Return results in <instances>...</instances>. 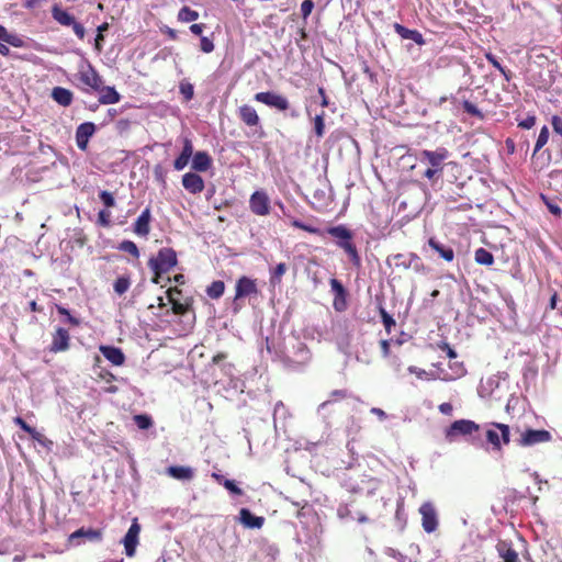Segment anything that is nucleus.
Wrapping results in <instances>:
<instances>
[{
  "mask_svg": "<svg viewBox=\"0 0 562 562\" xmlns=\"http://www.w3.org/2000/svg\"><path fill=\"white\" fill-rule=\"evenodd\" d=\"M451 156V153L446 147H437L434 150L424 149L420 153V162H427L430 168L443 173L445 171H460L461 165L456 161L446 160Z\"/></svg>",
  "mask_w": 562,
  "mask_h": 562,
  "instance_id": "1",
  "label": "nucleus"
},
{
  "mask_svg": "<svg viewBox=\"0 0 562 562\" xmlns=\"http://www.w3.org/2000/svg\"><path fill=\"white\" fill-rule=\"evenodd\" d=\"M480 431V425L470 419H459L453 422L446 430L445 438L448 442H454L459 438L464 437L467 440L474 442L479 437L474 434Z\"/></svg>",
  "mask_w": 562,
  "mask_h": 562,
  "instance_id": "2",
  "label": "nucleus"
},
{
  "mask_svg": "<svg viewBox=\"0 0 562 562\" xmlns=\"http://www.w3.org/2000/svg\"><path fill=\"white\" fill-rule=\"evenodd\" d=\"M258 288L256 281L249 277L243 276L240 277L235 284V296L231 304V312L233 315H236L243 308V299L257 295Z\"/></svg>",
  "mask_w": 562,
  "mask_h": 562,
  "instance_id": "3",
  "label": "nucleus"
},
{
  "mask_svg": "<svg viewBox=\"0 0 562 562\" xmlns=\"http://www.w3.org/2000/svg\"><path fill=\"white\" fill-rule=\"evenodd\" d=\"M310 359L311 353L306 345L302 341L294 340L292 351L283 355L282 362L285 368L299 371L310 361Z\"/></svg>",
  "mask_w": 562,
  "mask_h": 562,
  "instance_id": "4",
  "label": "nucleus"
},
{
  "mask_svg": "<svg viewBox=\"0 0 562 562\" xmlns=\"http://www.w3.org/2000/svg\"><path fill=\"white\" fill-rule=\"evenodd\" d=\"M178 263L177 252L173 248L162 247L157 255L148 260V267L153 272L167 273Z\"/></svg>",
  "mask_w": 562,
  "mask_h": 562,
  "instance_id": "5",
  "label": "nucleus"
},
{
  "mask_svg": "<svg viewBox=\"0 0 562 562\" xmlns=\"http://www.w3.org/2000/svg\"><path fill=\"white\" fill-rule=\"evenodd\" d=\"M254 99L257 101V102H260V103H263L266 104L267 106L269 108H272V109H277L279 111H290L289 112V115L292 117V119H295L300 115L299 111L296 109H291L290 108V102L289 100L279 94V93H276L273 91H262V92H258L255 94Z\"/></svg>",
  "mask_w": 562,
  "mask_h": 562,
  "instance_id": "6",
  "label": "nucleus"
},
{
  "mask_svg": "<svg viewBox=\"0 0 562 562\" xmlns=\"http://www.w3.org/2000/svg\"><path fill=\"white\" fill-rule=\"evenodd\" d=\"M552 439L550 431L546 429H526L520 432V436L515 439V442L519 447H532L538 443L548 442Z\"/></svg>",
  "mask_w": 562,
  "mask_h": 562,
  "instance_id": "7",
  "label": "nucleus"
},
{
  "mask_svg": "<svg viewBox=\"0 0 562 562\" xmlns=\"http://www.w3.org/2000/svg\"><path fill=\"white\" fill-rule=\"evenodd\" d=\"M102 540V531L100 529L81 527L69 535L68 542L70 546L77 547L87 541L100 542Z\"/></svg>",
  "mask_w": 562,
  "mask_h": 562,
  "instance_id": "8",
  "label": "nucleus"
},
{
  "mask_svg": "<svg viewBox=\"0 0 562 562\" xmlns=\"http://www.w3.org/2000/svg\"><path fill=\"white\" fill-rule=\"evenodd\" d=\"M270 198L265 190H256L249 198V210L258 216L270 213Z\"/></svg>",
  "mask_w": 562,
  "mask_h": 562,
  "instance_id": "9",
  "label": "nucleus"
},
{
  "mask_svg": "<svg viewBox=\"0 0 562 562\" xmlns=\"http://www.w3.org/2000/svg\"><path fill=\"white\" fill-rule=\"evenodd\" d=\"M422 515V526L427 533H431L438 528V514L431 502H425L419 507Z\"/></svg>",
  "mask_w": 562,
  "mask_h": 562,
  "instance_id": "10",
  "label": "nucleus"
},
{
  "mask_svg": "<svg viewBox=\"0 0 562 562\" xmlns=\"http://www.w3.org/2000/svg\"><path fill=\"white\" fill-rule=\"evenodd\" d=\"M389 265H394L396 268L409 269L414 268L415 271H419L422 263L420 259L416 254H395L387 258Z\"/></svg>",
  "mask_w": 562,
  "mask_h": 562,
  "instance_id": "11",
  "label": "nucleus"
},
{
  "mask_svg": "<svg viewBox=\"0 0 562 562\" xmlns=\"http://www.w3.org/2000/svg\"><path fill=\"white\" fill-rule=\"evenodd\" d=\"M330 291L334 294L333 306L335 311L342 312L347 308V290L336 278L329 280Z\"/></svg>",
  "mask_w": 562,
  "mask_h": 562,
  "instance_id": "12",
  "label": "nucleus"
},
{
  "mask_svg": "<svg viewBox=\"0 0 562 562\" xmlns=\"http://www.w3.org/2000/svg\"><path fill=\"white\" fill-rule=\"evenodd\" d=\"M139 532L140 525L138 524L137 518H135L123 538V544L127 557H133L135 554L136 547L138 544Z\"/></svg>",
  "mask_w": 562,
  "mask_h": 562,
  "instance_id": "13",
  "label": "nucleus"
},
{
  "mask_svg": "<svg viewBox=\"0 0 562 562\" xmlns=\"http://www.w3.org/2000/svg\"><path fill=\"white\" fill-rule=\"evenodd\" d=\"M97 131V126L92 122H83L76 128V144L80 150L88 148L89 139L93 136Z\"/></svg>",
  "mask_w": 562,
  "mask_h": 562,
  "instance_id": "14",
  "label": "nucleus"
},
{
  "mask_svg": "<svg viewBox=\"0 0 562 562\" xmlns=\"http://www.w3.org/2000/svg\"><path fill=\"white\" fill-rule=\"evenodd\" d=\"M70 336L66 328L58 327L53 334L52 344L49 346V351L52 352H60L66 351L69 348Z\"/></svg>",
  "mask_w": 562,
  "mask_h": 562,
  "instance_id": "15",
  "label": "nucleus"
},
{
  "mask_svg": "<svg viewBox=\"0 0 562 562\" xmlns=\"http://www.w3.org/2000/svg\"><path fill=\"white\" fill-rule=\"evenodd\" d=\"M183 188L192 194L201 193L204 190L202 177L195 172H187L182 176Z\"/></svg>",
  "mask_w": 562,
  "mask_h": 562,
  "instance_id": "16",
  "label": "nucleus"
},
{
  "mask_svg": "<svg viewBox=\"0 0 562 562\" xmlns=\"http://www.w3.org/2000/svg\"><path fill=\"white\" fill-rule=\"evenodd\" d=\"M238 520L244 527L249 529H260L265 524V518L262 516H256L248 508H241L239 510Z\"/></svg>",
  "mask_w": 562,
  "mask_h": 562,
  "instance_id": "17",
  "label": "nucleus"
},
{
  "mask_svg": "<svg viewBox=\"0 0 562 562\" xmlns=\"http://www.w3.org/2000/svg\"><path fill=\"white\" fill-rule=\"evenodd\" d=\"M150 209L146 207L133 224V232L138 236L146 237L150 232Z\"/></svg>",
  "mask_w": 562,
  "mask_h": 562,
  "instance_id": "18",
  "label": "nucleus"
},
{
  "mask_svg": "<svg viewBox=\"0 0 562 562\" xmlns=\"http://www.w3.org/2000/svg\"><path fill=\"white\" fill-rule=\"evenodd\" d=\"M428 246L438 255V257L442 258L443 260L450 262L454 259L453 248L439 241L437 238L430 237L428 239Z\"/></svg>",
  "mask_w": 562,
  "mask_h": 562,
  "instance_id": "19",
  "label": "nucleus"
},
{
  "mask_svg": "<svg viewBox=\"0 0 562 562\" xmlns=\"http://www.w3.org/2000/svg\"><path fill=\"white\" fill-rule=\"evenodd\" d=\"M498 557L504 562H520L517 551L513 548V543L507 540H499L496 544Z\"/></svg>",
  "mask_w": 562,
  "mask_h": 562,
  "instance_id": "20",
  "label": "nucleus"
},
{
  "mask_svg": "<svg viewBox=\"0 0 562 562\" xmlns=\"http://www.w3.org/2000/svg\"><path fill=\"white\" fill-rule=\"evenodd\" d=\"M100 352L114 366H122L126 360L122 349L115 346H100Z\"/></svg>",
  "mask_w": 562,
  "mask_h": 562,
  "instance_id": "21",
  "label": "nucleus"
},
{
  "mask_svg": "<svg viewBox=\"0 0 562 562\" xmlns=\"http://www.w3.org/2000/svg\"><path fill=\"white\" fill-rule=\"evenodd\" d=\"M225 359V355H217L213 358V371L221 370L225 375L228 376V384L235 390L238 387V380L233 379L234 367L232 364H223L222 361Z\"/></svg>",
  "mask_w": 562,
  "mask_h": 562,
  "instance_id": "22",
  "label": "nucleus"
},
{
  "mask_svg": "<svg viewBox=\"0 0 562 562\" xmlns=\"http://www.w3.org/2000/svg\"><path fill=\"white\" fill-rule=\"evenodd\" d=\"M394 31L401 36L403 40H411L419 46L425 44V40L423 34L417 30H411L400 23H394Z\"/></svg>",
  "mask_w": 562,
  "mask_h": 562,
  "instance_id": "23",
  "label": "nucleus"
},
{
  "mask_svg": "<svg viewBox=\"0 0 562 562\" xmlns=\"http://www.w3.org/2000/svg\"><path fill=\"white\" fill-rule=\"evenodd\" d=\"M336 246L338 248L342 249L348 255L349 260L355 268H357V269L361 268V265H362L361 257H360L358 249L352 239H346L345 241H342Z\"/></svg>",
  "mask_w": 562,
  "mask_h": 562,
  "instance_id": "24",
  "label": "nucleus"
},
{
  "mask_svg": "<svg viewBox=\"0 0 562 562\" xmlns=\"http://www.w3.org/2000/svg\"><path fill=\"white\" fill-rule=\"evenodd\" d=\"M192 155H193L192 143L190 139L186 138L183 142V147H182L180 155L173 161L175 169L178 171L183 170L187 167V165L189 164V160Z\"/></svg>",
  "mask_w": 562,
  "mask_h": 562,
  "instance_id": "25",
  "label": "nucleus"
},
{
  "mask_svg": "<svg viewBox=\"0 0 562 562\" xmlns=\"http://www.w3.org/2000/svg\"><path fill=\"white\" fill-rule=\"evenodd\" d=\"M166 473L179 481H190L194 476L193 469L187 465H170L167 468Z\"/></svg>",
  "mask_w": 562,
  "mask_h": 562,
  "instance_id": "26",
  "label": "nucleus"
},
{
  "mask_svg": "<svg viewBox=\"0 0 562 562\" xmlns=\"http://www.w3.org/2000/svg\"><path fill=\"white\" fill-rule=\"evenodd\" d=\"M212 166V158L206 151H196L192 158V169L196 172H205Z\"/></svg>",
  "mask_w": 562,
  "mask_h": 562,
  "instance_id": "27",
  "label": "nucleus"
},
{
  "mask_svg": "<svg viewBox=\"0 0 562 562\" xmlns=\"http://www.w3.org/2000/svg\"><path fill=\"white\" fill-rule=\"evenodd\" d=\"M52 99L61 106H69L74 100V93L64 87H55L50 93Z\"/></svg>",
  "mask_w": 562,
  "mask_h": 562,
  "instance_id": "28",
  "label": "nucleus"
},
{
  "mask_svg": "<svg viewBox=\"0 0 562 562\" xmlns=\"http://www.w3.org/2000/svg\"><path fill=\"white\" fill-rule=\"evenodd\" d=\"M98 92H100L99 103L101 104H115L121 100V94L112 86H101Z\"/></svg>",
  "mask_w": 562,
  "mask_h": 562,
  "instance_id": "29",
  "label": "nucleus"
},
{
  "mask_svg": "<svg viewBox=\"0 0 562 562\" xmlns=\"http://www.w3.org/2000/svg\"><path fill=\"white\" fill-rule=\"evenodd\" d=\"M327 234L335 239V245L346 239H353V233L345 225L330 226L327 228Z\"/></svg>",
  "mask_w": 562,
  "mask_h": 562,
  "instance_id": "30",
  "label": "nucleus"
},
{
  "mask_svg": "<svg viewBox=\"0 0 562 562\" xmlns=\"http://www.w3.org/2000/svg\"><path fill=\"white\" fill-rule=\"evenodd\" d=\"M240 120L248 126L259 125V116L255 108L244 104L238 109Z\"/></svg>",
  "mask_w": 562,
  "mask_h": 562,
  "instance_id": "31",
  "label": "nucleus"
},
{
  "mask_svg": "<svg viewBox=\"0 0 562 562\" xmlns=\"http://www.w3.org/2000/svg\"><path fill=\"white\" fill-rule=\"evenodd\" d=\"M80 80L95 91L100 90L102 85L101 76L92 66L89 67V70L87 72L81 74Z\"/></svg>",
  "mask_w": 562,
  "mask_h": 562,
  "instance_id": "32",
  "label": "nucleus"
},
{
  "mask_svg": "<svg viewBox=\"0 0 562 562\" xmlns=\"http://www.w3.org/2000/svg\"><path fill=\"white\" fill-rule=\"evenodd\" d=\"M345 487L347 488L348 492H350L352 494L366 493L368 496H371L374 494V492L378 487V482L375 480H369L367 487L361 486L356 483H352V482H349V483L347 482V483H345Z\"/></svg>",
  "mask_w": 562,
  "mask_h": 562,
  "instance_id": "33",
  "label": "nucleus"
},
{
  "mask_svg": "<svg viewBox=\"0 0 562 562\" xmlns=\"http://www.w3.org/2000/svg\"><path fill=\"white\" fill-rule=\"evenodd\" d=\"M52 16L60 25L70 26L76 20L74 15L64 10L59 4H54L52 8Z\"/></svg>",
  "mask_w": 562,
  "mask_h": 562,
  "instance_id": "34",
  "label": "nucleus"
},
{
  "mask_svg": "<svg viewBox=\"0 0 562 562\" xmlns=\"http://www.w3.org/2000/svg\"><path fill=\"white\" fill-rule=\"evenodd\" d=\"M224 291H225L224 281L216 280L206 286L205 293L210 299L217 300L224 294Z\"/></svg>",
  "mask_w": 562,
  "mask_h": 562,
  "instance_id": "35",
  "label": "nucleus"
},
{
  "mask_svg": "<svg viewBox=\"0 0 562 562\" xmlns=\"http://www.w3.org/2000/svg\"><path fill=\"white\" fill-rule=\"evenodd\" d=\"M474 259L476 263L482 266H492L494 263L493 254L483 247H480L475 250Z\"/></svg>",
  "mask_w": 562,
  "mask_h": 562,
  "instance_id": "36",
  "label": "nucleus"
},
{
  "mask_svg": "<svg viewBox=\"0 0 562 562\" xmlns=\"http://www.w3.org/2000/svg\"><path fill=\"white\" fill-rule=\"evenodd\" d=\"M540 200L543 202V204L547 206L548 211L554 215L555 217H561L562 215V210L561 207L558 205V198L557 196H553V198H550L543 193L540 194Z\"/></svg>",
  "mask_w": 562,
  "mask_h": 562,
  "instance_id": "37",
  "label": "nucleus"
},
{
  "mask_svg": "<svg viewBox=\"0 0 562 562\" xmlns=\"http://www.w3.org/2000/svg\"><path fill=\"white\" fill-rule=\"evenodd\" d=\"M55 307H56L57 313L59 315L64 316L63 323L69 324L74 327L80 325V323H81L80 318L77 316H74L68 308H66L65 306H63L60 304H56Z\"/></svg>",
  "mask_w": 562,
  "mask_h": 562,
  "instance_id": "38",
  "label": "nucleus"
},
{
  "mask_svg": "<svg viewBox=\"0 0 562 562\" xmlns=\"http://www.w3.org/2000/svg\"><path fill=\"white\" fill-rule=\"evenodd\" d=\"M349 396V393L347 390H334L330 395H329V398L326 400L325 402H323L322 404H319L318 406V412L325 409L327 406H329L331 403L334 402H337L339 400H344L346 397Z\"/></svg>",
  "mask_w": 562,
  "mask_h": 562,
  "instance_id": "39",
  "label": "nucleus"
},
{
  "mask_svg": "<svg viewBox=\"0 0 562 562\" xmlns=\"http://www.w3.org/2000/svg\"><path fill=\"white\" fill-rule=\"evenodd\" d=\"M549 128L547 125H543L542 128L539 132V135L537 137L535 149L532 153V158L536 157L537 153L540 151V149L548 143L549 139Z\"/></svg>",
  "mask_w": 562,
  "mask_h": 562,
  "instance_id": "40",
  "label": "nucleus"
},
{
  "mask_svg": "<svg viewBox=\"0 0 562 562\" xmlns=\"http://www.w3.org/2000/svg\"><path fill=\"white\" fill-rule=\"evenodd\" d=\"M395 521L400 529H403L407 521V515L405 513L404 501L398 499L396 503Z\"/></svg>",
  "mask_w": 562,
  "mask_h": 562,
  "instance_id": "41",
  "label": "nucleus"
},
{
  "mask_svg": "<svg viewBox=\"0 0 562 562\" xmlns=\"http://www.w3.org/2000/svg\"><path fill=\"white\" fill-rule=\"evenodd\" d=\"M199 19V12L190 9L189 7H182L178 12V20L181 22H193Z\"/></svg>",
  "mask_w": 562,
  "mask_h": 562,
  "instance_id": "42",
  "label": "nucleus"
},
{
  "mask_svg": "<svg viewBox=\"0 0 562 562\" xmlns=\"http://www.w3.org/2000/svg\"><path fill=\"white\" fill-rule=\"evenodd\" d=\"M131 285V278L128 276H120L113 284L115 293L119 295L124 294Z\"/></svg>",
  "mask_w": 562,
  "mask_h": 562,
  "instance_id": "43",
  "label": "nucleus"
},
{
  "mask_svg": "<svg viewBox=\"0 0 562 562\" xmlns=\"http://www.w3.org/2000/svg\"><path fill=\"white\" fill-rule=\"evenodd\" d=\"M179 91L184 98L186 101H191L194 97V87L193 85L187 80L182 79L179 83Z\"/></svg>",
  "mask_w": 562,
  "mask_h": 562,
  "instance_id": "44",
  "label": "nucleus"
},
{
  "mask_svg": "<svg viewBox=\"0 0 562 562\" xmlns=\"http://www.w3.org/2000/svg\"><path fill=\"white\" fill-rule=\"evenodd\" d=\"M117 249L120 251H124V252H128L130 255H132L134 258H138L139 257V250H138V247L137 245L132 241V240H128V239H125L123 241H121L117 246Z\"/></svg>",
  "mask_w": 562,
  "mask_h": 562,
  "instance_id": "45",
  "label": "nucleus"
},
{
  "mask_svg": "<svg viewBox=\"0 0 562 562\" xmlns=\"http://www.w3.org/2000/svg\"><path fill=\"white\" fill-rule=\"evenodd\" d=\"M487 61L497 69L508 81L512 77V74L509 70L505 69V67L502 66V64L498 61L497 57L493 55L492 53L486 54Z\"/></svg>",
  "mask_w": 562,
  "mask_h": 562,
  "instance_id": "46",
  "label": "nucleus"
},
{
  "mask_svg": "<svg viewBox=\"0 0 562 562\" xmlns=\"http://www.w3.org/2000/svg\"><path fill=\"white\" fill-rule=\"evenodd\" d=\"M136 426L142 430H147L153 426V418L147 414H138L134 416Z\"/></svg>",
  "mask_w": 562,
  "mask_h": 562,
  "instance_id": "47",
  "label": "nucleus"
},
{
  "mask_svg": "<svg viewBox=\"0 0 562 562\" xmlns=\"http://www.w3.org/2000/svg\"><path fill=\"white\" fill-rule=\"evenodd\" d=\"M485 437L487 442L493 446V450H501V437L499 432L496 429H487L485 431Z\"/></svg>",
  "mask_w": 562,
  "mask_h": 562,
  "instance_id": "48",
  "label": "nucleus"
},
{
  "mask_svg": "<svg viewBox=\"0 0 562 562\" xmlns=\"http://www.w3.org/2000/svg\"><path fill=\"white\" fill-rule=\"evenodd\" d=\"M379 311L384 328L390 334L392 328L395 326V319L382 306H380Z\"/></svg>",
  "mask_w": 562,
  "mask_h": 562,
  "instance_id": "49",
  "label": "nucleus"
},
{
  "mask_svg": "<svg viewBox=\"0 0 562 562\" xmlns=\"http://www.w3.org/2000/svg\"><path fill=\"white\" fill-rule=\"evenodd\" d=\"M496 429H498L499 437H501V445H508L510 442V430L508 425L501 424V423H493L492 424Z\"/></svg>",
  "mask_w": 562,
  "mask_h": 562,
  "instance_id": "50",
  "label": "nucleus"
},
{
  "mask_svg": "<svg viewBox=\"0 0 562 562\" xmlns=\"http://www.w3.org/2000/svg\"><path fill=\"white\" fill-rule=\"evenodd\" d=\"M154 178L155 180L162 187L165 188L167 186V181H166V178H167V170L160 165V164H157L155 167H154Z\"/></svg>",
  "mask_w": 562,
  "mask_h": 562,
  "instance_id": "51",
  "label": "nucleus"
},
{
  "mask_svg": "<svg viewBox=\"0 0 562 562\" xmlns=\"http://www.w3.org/2000/svg\"><path fill=\"white\" fill-rule=\"evenodd\" d=\"M4 44H9L16 48H21V47L25 46V42L23 41V38L21 36H19L18 34H14V33H9L8 31L5 32Z\"/></svg>",
  "mask_w": 562,
  "mask_h": 562,
  "instance_id": "52",
  "label": "nucleus"
},
{
  "mask_svg": "<svg viewBox=\"0 0 562 562\" xmlns=\"http://www.w3.org/2000/svg\"><path fill=\"white\" fill-rule=\"evenodd\" d=\"M462 108H463L464 112H467L468 114H470L472 116H475L479 119H483V116H484L482 111L475 104L470 102L469 100H463Z\"/></svg>",
  "mask_w": 562,
  "mask_h": 562,
  "instance_id": "53",
  "label": "nucleus"
},
{
  "mask_svg": "<svg viewBox=\"0 0 562 562\" xmlns=\"http://www.w3.org/2000/svg\"><path fill=\"white\" fill-rule=\"evenodd\" d=\"M324 115L325 114L323 112L314 117V132L317 135V137H323L325 133Z\"/></svg>",
  "mask_w": 562,
  "mask_h": 562,
  "instance_id": "54",
  "label": "nucleus"
},
{
  "mask_svg": "<svg viewBox=\"0 0 562 562\" xmlns=\"http://www.w3.org/2000/svg\"><path fill=\"white\" fill-rule=\"evenodd\" d=\"M286 271V265L284 262H280L276 266V268L273 269V271L271 272V277H270V281L272 283H277V282H280L282 276L285 273Z\"/></svg>",
  "mask_w": 562,
  "mask_h": 562,
  "instance_id": "55",
  "label": "nucleus"
},
{
  "mask_svg": "<svg viewBox=\"0 0 562 562\" xmlns=\"http://www.w3.org/2000/svg\"><path fill=\"white\" fill-rule=\"evenodd\" d=\"M131 126H132V121L128 119H120L115 123V130H116L117 134H120V135L127 134L131 130Z\"/></svg>",
  "mask_w": 562,
  "mask_h": 562,
  "instance_id": "56",
  "label": "nucleus"
},
{
  "mask_svg": "<svg viewBox=\"0 0 562 562\" xmlns=\"http://www.w3.org/2000/svg\"><path fill=\"white\" fill-rule=\"evenodd\" d=\"M286 414H288V412H286V408L283 405V403L282 402H278L274 405V409H273V422H274V427L276 428L278 427V419L279 418H285Z\"/></svg>",
  "mask_w": 562,
  "mask_h": 562,
  "instance_id": "57",
  "label": "nucleus"
},
{
  "mask_svg": "<svg viewBox=\"0 0 562 562\" xmlns=\"http://www.w3.org/2000/svg\"><path fill=\"white\" fill-rule=\"evenodd\" d=\"M223 486L234 496L243 495V490L236 484L234 480H224Z\"/></svg>",
  "mask_w": 562,
  "mask_h": 562,
  "instance_id": "58",
  "label": "nucleus"
},
{
  "mask_svg": "<svg viewBox=\"0 0 562 562\" xmlns=\"http://www.w3.org/2000/svg\"><path fill=\"white\" fill-rule=\"evenodd\" d=\"M99 199L105 207H113L115 205L114 196L111 192L102 190L99 192Z\"/></svg>",
  "mask_w": 562,
  "mask_h": 562,
  "instance_id": "59",
  "label": "nucleus"
},
{
  "mask_svg": "<svg viewBox=\"0 0 562 562\" xmlns=\"http://www.w3.org/2000/svg\"><path fill=\"white\" fill-rule=\"evenodd\" d=\"M33 440H35L36 442H38V445H41L42 447H44L45 449H47L48 451H50L53 449V446H54V442L46 438L43 434H41L38 431V435H34L31 437Z\"/></svg>",
  "mask_w": 562,
  "mask_h": 562,
  "instance_id": "60",
  "label": "nucleus"
},
{
  "mask_svg": "<svg viewBox=\"0 0 562 562\" xmlns=\"http://www.w3.org/2000/svg\"><path fill=\"white\" fill-rule=\"evenodd\" d=\"M314 7L315 3L313 0H303V2L301 3V15L304 20H306L311 15Z\"/></svg>",
  "mask_w": 562,
  "mask_h": 562,
  "instance_id": "61",
  "label": "nucleus"
},
{
  "mask_svg": "<svg viewBox=\"0 0 562 562\" xmlns=\"http://www.w3.org/2000/svg\"><path fill=\"white\" fill-rule=\"evenodd\" d=\"M111 213L106 210H101L98 213V224L102 227H109L111 225Z\"/></svg>",
  "mask_w": 562,
  "mask_h": 562,
  "instance_id": "62",
  "label": "nucleus"
},
{
  "mask_svg": "<svg viewBox=\"0 0 562 562\" xmlns=\"http://www.w3.org/2000/svg\"><path fill=\"white\" fill-rule=\"evenodd\" d=\"M522 375L525 380H535L538 375V369L533 364L529 363L524 367Z\"/></svg>",
  "mask_w": 562,
  "mask_h": 562,
  "instance_id": "63",
  "label": "nucleus"
},
{
  "mask_svg": "<svg viewBox=\"0 0 562 562\" xmlns=\"http://www.w3.org/2000/svg\"><path fill=\"white\" fill-rule=\"evenodd\" d=\"M536 124V115L528 114L525 119L518 121V126L522 130H530Z\"/></svg>",
  "mask_w": 562,
  "mask_h": 562,
  "instance_id": "64",
  "label": "nucleus"
}]
</instances>
